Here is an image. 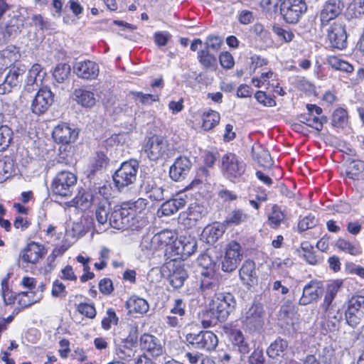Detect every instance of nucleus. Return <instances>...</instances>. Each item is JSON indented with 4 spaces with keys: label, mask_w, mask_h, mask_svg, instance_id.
Listing matches in <instances>:
<instances>
[{
    "label": "nucleus",
    "mask_w": 364,
    "mask_h": 364,
    "mask_svg": "<svg viewBox=\"0 0 364 364\" xmlns=\"http://www.w3.org/2000/svg\"><path fill=\"white\" fill-rule=\"evenodd\" d=\"M108 164V158L107 155L102 152H97L95 158V161L91 166V171L95 173V171L105 167Z\"/></svg>",
    "instance_id": "obj_57"
},
{
    "label": "nucleus",
    "mask_w": 364,
    "mask_h": 364,
    "mask_svg": "<svg viewBox=\"0 0 364 364\" xmlns=\"http://www.w3.org/2000/svg\"><path fill=\"white\" fill-rule=\"evenodd\" d=\"M198 264L203 269V270H214L215 261L208 254L200 255L197 259Z\"/></svg>",
    "instance_id": "obj_60"
},
{
    "label": "nucleus",
    "mask_w": 364,
    "mask_h": 364,
    "mask_svg": "<svg viewBox=\"0 0 364 364\" xmlns=\"http://www.w3.org/2000/svg\"><path fill=\"white\" fill-rule=\"evenodd\" d=\"M323 293V283L318 280H311L303 288V292L299 304L306 306L317 301Z\"/></svg>",
    "instance_id": "obj_13"
},
{
    "label": "nucleus",
    "mask_w": 364,
    "mask_h": 364,
    "mask_svg": "<svg viewBox=\"0 0 364 364\" xmlns=\"http://www.w3.org/2000/svg\"><path fill=\"white\" fill-rule=\"evenodd\" d=\"M99 65L92 60L78 61L73 65V72L78 77L94 80L99 75Z\"/></svg>",
    "instance_id": "obj_19"
},
{
    "label": "nucleus",
    "mask_w": 364,
    "mask_h": 364,
    "mask_svg": "<svg viewBox=\"0 0 364 364\" xmlns=\"http://www.w3.org/2000/svg\"><path fill=\"white\" fill-rule=\"evenodd\" d=\"M240 278L242 283L252 287L257 282V276L255 270V264L252 260H246L239 271Z\"/></svg>",
    "instance_id": "obj_26"
},
{
    "label": "nucleus",
    "mask_w": 364,
    "mask_h": 364,
    "mask_svg": "<svg viewBox=\"0 0 364 364\" xmlns=\"http://www.w3.org/2000/svg\"><path fill=\"white\" fill-rule=\"evenodd\" d=\"M274 76V73L271 70L262 73L259 77H254L252 78V83L256 87H261L268 84L269 80Z\"/></svg>",
    "instance_id": "obj_64"
},
{
    "label": "nucleus",
    "mask_w": 364,
    "mask_h": 364,
    "mask_svg": "<svg viewBox=\"0 0 364 364\" xmlns=\"http://www.w3.org/2000/svg\"><path fill=\"white\" fill-rule=\"evenodd\" d=\"M344 5L341 0H328L323 6L319 14V18L322 26H326L331 21L338 16Z\"/></svg>",
    "instance_id": "obj_14"
},
{
    "label": "nucleus",
    "mask_w": 364,
    "mask_h": 364,
    "mask_svg": "<svg viewBox=\"0 0 364 364\" xmlns=\"http://www.w3.org/2000/svg\"><path fill=\"white\" fill-rule=\"evenodd\" d=\"M347 323L355 328L364 319V296H353L345 313Z\"/></svg>",
    "instance_id": "obj_10"
},
{
    "label": "nucleus",
    "mask_w": 364,
    "mask_h": 364,
    "mask_svg": "<svg viewBox=\"0 0 364 364\" xmlns=\"http://www.w3.org/2000/svg\"><path fill=\"white\" fill-rule=\"evenodd\" d=\"M191 168V161L185 156H180L176 159L170 167V177L176 181L184 178L189 173Z\"/></svg>",
    "instance_id": "obj_23"
},
{
    "label": "nucleus",
    "mask_w": 364,
    "mask_h": 364,
    "mask_svg": "<svg viewBox=\"0 0 364 364\" xmlns=\"http://www.w3.org/2000/svg\"><path fill=\"white\" fill-rule=\"evenodd\" d=\"M264 311L262 305L253 304L244 314L242 323L249 328L261 326L264 321Z\"/></svg>",
    "instance_id": "obj_18"
},
{
    "label": "nucleus",
    "mask_w": 364,
    "mask_h": 364,
    "mask_svg": "<svg viewBox=\"0 0 364 364\" xmlns=\"http://www.w3.org/2000/svg\"><path fill=\"white\" fill-rule=\"evenodd\" d=\"M77 176L70 171H62L53 178L51 183L53 193L63 198L72 196L77 183Z\"/></svg>",
    "instance_id": "obj_6"
},
{
    "label": "nucleus",
    "mask_w": 364,
    "mask_h": 364,
    "mask_svg": "<svg viewBox=\"0 0 364 364\" xmlns=\"http://www.w3.org/2000/svg\"><path fill=\"white\" fill-rule=\"evenodd\" d=\"M140 347L153 357H158L163 354L164 349L159 340L150 334H144L140 338Z\"/></svg>",
    "instance_id": "obj_25"
},
{
    "label": "nucleus",
    "mask_w": 364,
    "mask_h": 364,
    "mask_svg": "<svg viewBox=\"0 0 364 364\" xmlns=\"http://www.w3.org/2000/svg\"><path fill=\"white\" fill-rule=\"evenodd\" d=\"M253 158L263 167H270L272 164L269 151L259 144H255L252 148Z\"/></svg>",
    "instance_id": "obj_34"
},
{
    "label": "nucleus",
    "mask_w": 364,
    "mask_h": 364,
    "mask_svg": "<svg viewBox=\"0 0 364 364\" xmlns=\"http://www.w3.org/2000/svg\"><path fill=\"white\" fill-rule=\"evenodd\" d=\"M255 97L257 102L266 107H274L276 101L263 91H257L255 94Z\"/></svg>",
    "instance_id": "obj_63"
},
{
    "label": "nucleus",
    "mask_w": 364,
    "mask_h": 364,
    "mask_svg": "<svg viewBox=\"0 0 364 364\" xmlns=\"http://www.w3.org/2000/svg\"><path fill=\"white\" fill-rule=\"evenodd\" d=\"M328 65L333 69L350 73L353 71V66L348 62L343 60L337 56H330L328 60Z\"/></svg>",
    "instance_id": "obj_44"
},
{
    "label": "nucleus",
    "mask_w": 364,
    "mask_h": 364,
    "mask_svg": "<svg viewBox=\"0 0 364 364\" xmlns=\"http://www.w3.org/2000/svg\"><path fill=\"white\" fill-rule=\"evenodd\" d=\"M207 213L206 208L200 204H191L187 211V218L189 220L197 222L202 219Z\"/></svg>",
    "instance_id": "obj_43"
},
{
    "label": "nucleus",
    "mask_w": 364,
    "mask_h": 364,
    "mask_svg": "<svg viewBox=\"0 0 364 364\" xmlns=\"http://www.w3.org/2000/svg\"><path fill=\"white\" fill-rule=\"evenodd\" d=\"M109 204L105 200L100 202L96 209L95 216L100 225H105L109 221Z\"/></svg>",
    "instance_id": "obj_46"
},
{
    "label": "nucleus",
    "mask_w": 364,
    "mask_h": 364,
    "mask_svg": "<svg viewBox=\"0 0 364 364\" xmlns=\"http://www.w3.org/2000/svg\"><path fill=\"white\" fill-rule=\"evenodd\" d=\"M31 25L39 28L41 31H49L55 28L54 23L41 14H35L31 17Z\"/></svg>",
    "instance_id": "obj_49"
},
{
    "label": "nucleus",
    "mask_w": 364,
    "mask_h": 364,
    "mask_svg": "<svg viewBox=\"0 0 364 364\" xmlns=\"http://www.w3.org/2000/svg\"><path fill=\"white\" fill-rule=\"evenodd\" d=\"M364 171V161H353L350 163L347 169V175L352 179H358L360 174Z\"/></svg>",
    "instance_id": "obj_54"
},
{
    "label": "nucleus",
    "mask_w": 364,
    "mask_h": 364,
    "mask_svg": "<svg viewBox=\"0 0 364 364\" xmlns=\"http://www.w3.org/2000/svg\"><path fill=\"white\" fill-rule=\"evenodd\" d=\"M13 139V131L6 124L4 115L0 114V151H5Z\"/></svg>",
    "instance_id": "obj_31"
},
{
    "label": "nucleus",
    "mask_w": 364,
    "mask_h": 364,
    "mask_svg": "<svg viewBox=\"0 0 364 364\" xmlns=\"http://www.w3.org/2000/svg\"><path fill=\"white\" fill-rule=\"evenodd\" d=\"M224 223H214L207 225L203 230L201 236L208 244H214L225 231Z\"/></svg>",
    "instance_id": "obj_27"
},
{
    "label": "nucleus",
    "mask_w": 364,
    "mask_h": 364,
    "mask_svg": "<svg viewBox=\"0 0 364 364\" xmlns=\"http://www.w3.org/2000/svg\"><path fill=\"white\" fill-rule=\"evenodd\" d=\"M288 344L285 340L277 338L270 344L267 350V355L272 358L282 357L287 348Z\"/></svg>",
    "instance_id": "obj_41"
},
{
    "label": "nucleus",
    "mask_w": 364,
    "mask_h": 364,
    "mask_svg": "<svg viewBox=\"0 0 364 364\" xmlns=\"http://www.w3.org/2000/svg\"><path fill=\"white\" fill-rule=\"evenodd\" d=\"M22 24L18 23L16 18H12L9 23L2 25L0 23V43L7 41L11 36L21 31Z\"/></svg>",
    "instance_id": "obj_33"
},
{
    "label": "nucleus",
    "mask_w": 364,
    "mask_h": 364,
    "mask_svg": "<svg viewBox=\"0 0 364 364\" xmlns=\"http://www.w3.org/2000/svg\"><path fill=\"white\" fill-rule=\"evenodd\" d=\"M71 71L70 65L67 63H59L55 68L53 75L54 79L59 83H63L66 80Z\"/></svg>",
    "instance_id": "obj_48"
},
{
    "label": "nucleus",
    "mask_w": 364,
    "mask_h": 364,
    "mask_svg": "<svg viewBox=\"0 0 364 364\" xmlns=\"http://www.w3.org/2000/svg\"><path fill=\"white\" fill-rule=\"evenodd\" d=\"M186 304L181 299H176L174 300L173 306L170 309V313L178 316L183 318L186 314Z\"/></svg>",
    "instance_id": "obj_61"
},
{
    "label": "nucleus",
    "mask_w": 364,
    "mask_h": 364,
    "mask_svg": "<svg viewBox=\"0 0 364 364\" xmlns=\"http://www.w3.org/2000/svg\"><path fill=\"white\" fill-rule=\"evenodd\" d=\"M14 171V161L12 157L5 156L0 158V182L9 178Z\"/></svg>",
    "instance_id": "obj_39"
},
{
    "label": "nucleus",
    "mask_w": 364,
    "mask_h": 364,
    "mask_svg": "<svg viewBox=\"0 0 364 364\" xmlns=\"http://www.w3.org/2000/svg\"><path fill=\"white\" fill-rule=\"evenodd\" d=\"M46 254L45 248L39 243L31 242L21 251L20 259L26 264H36Z\"/></svg>",
    "instance_id": "obj_16"
},
{
    "label": "nucleus",
    "mask_w": 364,
    "mask_h": 364,
    "mask_svg": "<svg viewBox=\"0 0 364 364\" xmlns=\"http://www.w3.org/2000/svg\"><path fill=\"white\" fill-rule=\"evenodd\" d=\"M92 200V196L88 191L81 189L76 196L68 203L69 206L76 207L80 209L88 208Z\"/></svg>",
    "instance_id": "obj_38"
},
{
    "label": "nucleus",
    "mask_w": 364,
    "mask_h": 364,
    "mask_svg": "<svg viewBox=\"0 0 364 364\" xmlns=\"http://www.w3.org/2000/svg\"><path fill=\"white\" fill-rule=\"evenodd\" d=\"M186 341L196 348L211 351L218 343L217 336L210 331H202L198 333H188Z\"/></svg>",
    "instance_id": "obj_9"
},
{
    "label": "nucleus",
    "mask_w": 364,
    "mask_h": 364,
    "mask_svg": "<svg viewBox=\"0 0 364 364\" xmlns=\"http://www.w3.org/2000/svg\"><path fill=\"white\" fill-rule=\"evenodd\" d=\"M225 331L228 333L229 339L233 346V348L238 351L241 355H246L250 351V343L246 339L242 332L237 328H225Z\"/></svg>",
    "instance_id": "obj_20"
},
{
    "label": "nucleus",
    "mask_w": 364,
    "mask_h": 364,
    "mask_svg": "<svg viewBox=\"0 0 364 364\" xmlns=\"http://www.w3.org/2000/svg\"><path fill=\"white\" fill-rule=\"evenodd\" d=\"M46 73L41 65L34 64L28 70L26 80V88L28 91L35 90L42 85Z\"/></svg>",
    "instance_id": "obj_24"
},
{
    "label": "nucleus",
    "mask_w": 364,
    "mask_h": 364,
    "mask_svg": "<svg viewBox=\"0 0 364 364\" xmlns=\"http://www.w3.org/2000/svg\"><path fill=\"white\" fill-rule=\"evenodd\" d=\"M328 39L333 48L343 49L347 46V34L344 26L334 23L328 30Z\"/></svg>",
    "instance_id": "obj_17"
},
{
    "label": "nucleus",
    "mask_w": 364,
    "mask_h": 364,
    "mask_svg": "<svg viewBox=\"0 0 364 364\" xmlns=\"http://www.w3.org/2000/svg\"><path fill=\"white\" fill-rule=\"evenodd\" d=\"M78 134L77 129L71 127L67 123H61L54 128L53 137L57 143L70 144L77 139Z\"/></svg>",
    "instance_id": "obj_15"
},
{
    "label": "nucleus",
    "mask_w": 364,
    "mask_h": 364,
    "mask_svg": "<svg viewBox=\"0 0 364 364\" xmlns=\"http://www.w3.org/2000/svg\"><path fill=\"white\" fill-rule=\"evenodd\" d=\"M284 218L285 215L281 208L278 205H274L271 211L268 213L267 223L270 228L277 229Z\"/></svg>",
    "instance_id": "obj_40"
},
{
    "label": "nucleus",
    "mask_w": 364,
    "mask_h": 364,
    "mask_svg": "<svg viewBox=\"0 0 364 364\" xmlns=\"http://www.w3.org/2000/svg\"><path fill=\"white\" fill-rule=\"evenodd\" d=\"M280 14L288 23H296L306 13L305 0H283L279 7Z\"/></svg>",
    "instance_id": "obj_8"
},
{
    "label": "nucleus",
    "mask_w": 364,
    "mask_h": 364,
    "mask_svg": "<svg viewBox=\"0 0 364 364\" xmlns=\"http://www.w3.org/2000/svg\"><path fill=\"white\" fill-rule=\"evenodd\" d=\"M249 218L242 210L235 209L228 214L223 223L225 225H238L246 222Z\"/></svg>",
    "instance_id": "obj_42"
},
{
    "label": "nucleus",
    "mask_w": 364,
    "mask_h": 364,
    "mask_svg": "<svg viewBox=\"0 0 364 364\" xmlns=\"http://www.w3.org/2000/svg\"><path fill=\"white\" fill-rule=\"evenodd\" d=\"M0 53L10 68L14 63L17 62L21 57L18 49L14 46H8L6 48L0 51Z\"/></svg>",
    "instance_id": "obj_47"
},
{
    "label": "nucleus",
    "mask_w": 364,
    "mask_h": 364,
    "mask_svg": "<svg viewBox=\"0 0 364 364\" xmlns=\"http://www.w3.org/2000/svg\"><path fill=\"white\" fill-rule=\"evenodd\" d=\"M342 286L343 281L341 279L333 280L328 284L322 304V307L325 311L328 312V310L331 309V304Z\"/></svg>",
    "instance_id": "obj_28"
},
{
    "label": "nucleus",
    "mask_w": 364,
    "mask_h": 364,
    "mask_svg": "<svg viewBox=\"0 0 364 364\" xmlns=\"http://www.w3.org/2000/svg\"><path fill=\"white\" fill-rule=\"evenodd\" d=\"M336 247L341 251L352 256L360 255L362 252L361 247L356 240L350 241L345 238H338Z\"/></svg>",
    "instance_id": "obj_30"
},
{
    "label": "nucleus",
    "mask_w": 364,
    "mask_h": 364,
    "mask_svg": "<svg viewBox=\"0 0 364 364\" xmlns=\"http://www.w3.org/2000/svg\"><path fill=\"white\" fill-rule=\"evenodd\" d=\"M53 94L47 87L39 88L31 102V109L33 114H44L53 102Z\"/></svg>",
    "instance_id": "obj_12"
},
{
    "label": "nucleus",
    "mask_w": 364,
    "mask_h": 364,
    "mask_svg": "<svg viewBox=\"0 0 364 364\" xmlns=\"http://www.w3.org/2000/svg\"><path fill=\"white\" fill-rule=\"evenodd\" d=\"M138 168V162L135 160H130L122 164L113 175L114 184L118 189L134 183L136 179Z\"/></svg>",
    "instance_id": "obj_7"
},
{
    "label": "nucleus",
    "mask_w": 364,
    "mask_h": 364,
    "mask_svg": "<svg viewBox=\"0 0 364 364\" xmlns=\"http://www.w3.org/2000/svg\"><path fill=\"white\" fill-rule=\"evenodd\" d=\"M242 258V248L239 243L232 241L226 247L222 262V270L231 272L236 269Z\"/></svg>",
    "instance_id": "obj_11"
},
{
    "label": "nucleus",
    "mask_w": 364,
    "mask_h": 364,
    "mask_svg": "<svg viewBox=\"0 0 364 364\" xmlns=\"http://www.w3.org/2000/svg\"><path fill=\"white\" fill-rule=\"evenodd\" d=\"M306 109L308 110V119L306 124L317 131H321L323 129V124L327 122V117L322 115V109L316 105L311 104L306 105Z\"/></svg>",
    "instance_id": "obj_22"
},
{
    "label": "nucleus",
    "mask_w": 364,
    "mask_h": 364,
    "mask_svg": "<svg viewBox=\"0 0 364 364\" xmlns=\"http://www.w3.org/2000/svg\"><path fill=\"white\" fill-rule=\"evenodd\" d=\"M348 14L358 18L364 15V0H353L347 9Z\"/></svg>",
    "instance_id": "obj_52"
},
{
    "label": "nucleus",
    "mask_w": 364,
    "mask_h": 364,
    "mask_svg": "<svg viewBox=\"0 0 364 364\" xmlns=\"http://www.w3.org/2000/svg\"><path fill=\"white\" fill-rule=\"evenodd\" d=\"M316 223L317 220L315 216L312 214H309L299 221L298 230L300 232L306 231L316 226Z\"/></svg>",
    "instance_id": "obj_56"
},
{
    "label": "nucleus",
    "mask_w": 364,
    "mask_h": 364,
    "mask_svg": "<svg viewBox=\"0 0 364 364\" xmlns=\"http://www.w3.org/2000/svg\"><path fill=\"white\" fill-rule=\"evenodd\" d=\"M146 200L138 198L134 202H125L115 205L109 218V225L116 229L139 230L148 224L144 210Z\"/></svg>",
    "instance_id": "obj_2"
},
{
    "label": "nucleus",
    "mask_w": 364,
    "mask_h": 364,
    "mask_svg": "<svg viewBox=\"0 0 364 364\" xmlns=\"http://www.w3.org/2000/svg\"><path fill=\"white\" fill-rule=\"evenodd\" d=\"M126 307L130 313L142 314L149 311V305L146 300L136 296H132L127 301Z\"/></svg>",
    "instance_id": "obj_32"
},
{
    "label": "nucleus",
    "mask_w": 364,
    "mask_h": 364,
    "mask_svg": "<svg viewBox=\"0 0 364 364\" xmlns=\"http://www.w3.org/2000/svg\"><path fill=\"white\" fill-rule=\"evenodd\" d=\"M33 291L21 292L17 294V302L21 308L24 309L38 301L33 298Z\"/></svg>",
    "instance_id": "obj_53"
},
{
    "label": "nucleus",
    "mask_w": 364,
    "mask_h": 364,
    "mask_svg": "<svg viewBox=\"0 0 364 364\" xmlns=\"http://www.w3.org/2000/svg\"><path fill=\"white\" fill-rule=\"evenodd\" d=\"M198 62L203 68L206 70H214L217 65V58L212 54L210 50L203 48L198 51L197 55Z\"/></svg>",
    "instance_id": "obj_35"
},
{
    "label": "nucleus",
    "mask_w": 364,
    "mask_h": 364,
    "mask_svg": "<svg viewBox=\"0 0 364 364\" xmlns=\"http://www.w3.org/2000/svg\"><path fill=\"white\" fill-rule=\"evenodd\" d=\"M348 122V113L345 109H336L332 115V124L336 127H343Z\"/></svg>",
    "instance_id": "obj_51"
},
{
    "label": "nucleus",
    "mask_w": 364,
    "mask_h": 364,
    "mask_svg": "<svg viewBox=\"0 0 364 364\" xmlns=\"http://www.w3.org/2000/svg\"><path fill=\"white\" fill-rule=\"evenodd\" d=\"M187 278V273L183 268L176 267L175 270L169 275V282L171 285L178 289L183 285L184 281Z\"/></svg>",
    "instance_id": "obj_45"
},
{
    "label": "nucleus",
    "mask_w": 364,
    "mask_h": 364,
    "mask_svg": "<svg viewBox=\"0 0 364 364\" xmlns=\"http://www.w3.org/2000/svg\"><path fill=\"white\" fill-rule=\"evenodd\" d=\"M272 31L280 41L285 43L291 41L294 37V34L291 30L285 29L279 25H274L272 26Z\"/></svg>",
    "instance_id": "obj_55"
},
{
    "label": "nucleus",
    "mask_w": 364,
    "mask_h": 364,
    "mask_svg": "<svg viewBox=\"0 0 364 364\" xmlns=\"http://www.w3.org/2000/svg\"><path fill=\"white\" fill-rule=\"evenodd\" d=\"M186 205L185 199L177 198L168 200L164 203L160 208L163 215L169 216L176 213L179 209L183 208Z\"/></svg>",
    "instance_id": "obj_36"
},
{
    "label": "nucleus",
    "mask_w": 364,
    "mask_h": 364,
    "mask_svg": "<svg viewBox=\"0 0 364 364\" xmlns=\"http://www.w3.org/2000/svg\"><path fill=\"white\" fill-rule=\"evenodd\" d=\"M282 2V0H261L260 6L267 13L275 14L278 11L279 6H281Z\"/></svg>",
    "instance_id": "obj_58"
},
{
    "label": "nucleus",
    "mask_w": 364,
    "mask_h": 364,
    "mask_svg": "<svg viewBox=\"0 0 364 364\" xmlns=\"http://www.w3.org/2000/svg\"><path fill=\"white\" fill-rule=\"evenodd\" d=\"M117 321L118 318L114 311L112 309H109L107 311V316L102 321V327L105 330H108L110 328L112 324H117Z\"/></svg>",
    "instance_id": "obj_62"
},
{
    "label": "nucleus",
    "mask_w": 364,
    "mask_h": 364,
    "mask_svg": "<svg viewBox=\"0 0 364 364\" xmlns=\"http://www.w3.org/2000/svg\"><path fill=\"white\" fill-rule=\"evenodd\" d=\"M69 248L70 245L66 241H63L61 245L56 246L53 249L50 255L48 257L49 270L54 268L55 265L53 263L55 262V259L58 257L62 256Z\"/></svg>",
    "instance_id": "obj_50"
},
{
    "label": "nucleus",
    "mask_w": 364,
    "mask_h": 364,
    "mask_svg": "<svg viewBox=\"0 0 364 364\" xmlns=\"http://www.w3.org/2000/svg\"><path fill=\"white\" fill-rule=\"evenodd\" d=\"M220 161L223 176L232 182L240 179L245 173L247 167L245 162L235 154H225Z\"/></svg>",
    "instance_id": "obj_4"
},
{
    "label": "nucleus",
    "mask_w": 364,
    "mask_h": 364,
    "mask_svg": "<svg viewBox=\"0 0 364 364\" xmlns=\"http://www.w3.org/2000/svg\"><path fill=\"white\" fill-rule=\"evenodd\" d=\"M220 119V114L214 110L210 109L204 112L201 115V128L204 131H209L216 127Z\"/></svg>",
    "instance_id": "obj_37"
},
{
    "label": "nucleus",
    "mask_w": 364,
    "mask_h": 364,
    "mask_svg": "<svg viewBox=\"0 0 364 364\" xmlns=\"http://www.w3.org/2000/svg\"><path fill=\"white\" fill-rule=\"evenodd\" d=\"M236 300L230 293H218L209 302L207 309L202 313L200 322L204 328L215 326L218 322L227 320L234 311Z\"/></svg>",
    "instance_id": "obj_3"
},
{
    "label": "nucleus",
    "mask_w": 364,
    "mask_h": 364,
    "mask_svg": "<svg viewBox=\"0 0 364 364\" xmlns=\"http://www.w3.org/2000/svg\"><path fill=\"white\" fill-rule=\"evenodd\" d=\"M151 245L155 249L164 250L165 256L171 260L166 263L167 267L177 259H186L197 250V241L194 237L183 235L177 237L173 232L168 230L155 235Z\"/></svg>",
    "instance_id": "obj_1"
},
{
    "label": "nucleus",
    "mask_w": 364,
    "mask_h": 364,
    "mask_svg": "<svg viewBox=\"0 0 364 364\" xmlns=\"http://www.w3.org/2000/svg\"><path fill=\"white\" fill-rule=\"evenodd\" d=\"M200 288L208 294L209 291H216L218 289V279L215 270H202Z\"/></svg>",
    "instance_id": "obj_29"
},
{
    "label": "nucleus",
    "mask_w": 364,
    "mask_h": 364,
    "mask_svg": "<svg viewBox=\"0 0 364 364\" xmlns=\"http://www.w3.org/2000/svg\"><path fill=\"white\" fill-rule=\"evenodd\" d=\"M73 98L79 105L86 109L93 107L97 102L95 93L88 87L75 89L73 92Z\"/></svg>",
    "instance_id": "obj_21"
},
{
    "label": "nucleus",
    "mask_w": 364,
    "mask_h": 364,
    "mask_svg": "<svg viewBox=\"0 0 364 364\" xmlns=\"http://www.w3.org/2000/svg\"><path fill=\"white\" fill-rule=\"evenodd\" d=\"M144 151L151 161L167 159L173 155V149L168 140L161 136L154 135L148 139Z\"/></svg>",
    "instance_id": "obj_5"
},
{
    "label": "nucleus",
    "mask_w": 364,
    "mask_h": 364,
    "mask_svg": "<svg viewBox=\"0 0 364 364\" xmlns=\"http://www.w3.org/2000/svg\"><path fill=\"white\" fill-rule=\"evenodd\" d=\"M133 95L135 99L143 105H151L152 102L159 100L158 95L145 94L141 92H134Z\"/></svg>",
    "instance_id": "obj_59"
}]
</instances>
